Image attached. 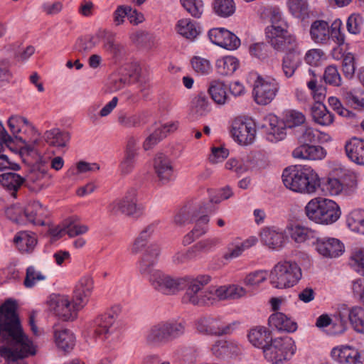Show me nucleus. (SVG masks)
<instances>
[{
	"label": "nucleus",
	"instance_id": "nucleus-6",
	"mask_svg": "<svg viewBox=\"0 0 364 364\" xmlns=\"http://www.w3.org/2000/svg\"><path fill=\"white\" fill-rule=\"evenodd\" d=\"M271 25L265 29L270 45L278 51H284L298 46L296 38L289 33L287 24L279 11L273 10L270 16Z\"/></svg>",
	"mask_w": 364,
	"mask_h": 364
},
{
	"label": "nucleus",
	"instance_id": "nucleus-48",
	"mask_svg": "<svg viewBox=\"0 0 364 364\" xmlns=\"http://www.w3.org/2000/svg\"><path fill=\"white\" fill-rule=\"evenodd\" d=\"M198 206H185L181 209L174 216V223L176 225H183L193 222L198 217Z\"/></svg>",
	"mask_w": 364,
	"mask_h": 364
},
{
	"label": "nucleus",
	"instance_id": "nucleus-55",
	"mask_svg": "<svg viewBox=\"0 0 364 364\" xmlns=\"http://www.w3.org/2000/svg\"><path fill=\"white\" fill-rule=\"evenodd\" d=\"M225 168L241 175L248 171L250 161L247 159L231 158L225 163Z\"/></svg>",
	"mask_w": 364,
	"mask_h": 364
},
{
	"label": "nucleus",
	"instance_id": "nucleus-17",
	"mask_svg": "<svg viewBox=\"0 0 364 364\" xmlns=\"http://www.w3.org/2000/svg\"><path fill=\"white\" fill-rule=\"evenodd\" d=\"M340 315L349 321L355 331L364 333V309L360 306L349 307L346 304L340 307Z\"/></svg>",
	"mask_w": 364,
	"mask_h": 364
},
{
	"label": "nucleus",
	"instance_id": "nucleus-51",
	"mask_svg": "<svg viewBox=\"0 0 364 364\" xmlns=\"http://www.w3.org/2000/svg\"><path fill=\"white\" fill-rule=\"evenodd\" d=\"M236 348V345L232 341L218 340L213 345L211 350L213 355L219 358L235 353Z\"/></svg>",
	"mask_w": 364,
	"mask_h": 364
},
{
	"label": "nucleus",
	"instance_id": "nucleus-16",
	"mask_svg": "<svg viewBox=\"0 0 364 364\" xmlns=\"http://www.w3.org/2000/svg\"><path fill=\"white\" fill-rule=\"evenodd\" d=\"M117 310L111 309L105 314L97 316L94 321V332L98 336L107 338L108 335L113 333L117 328Z\"/></svg>",
	"mask_w": 364,
	"mask_h": 364
},
{
	"label": "nucleus",
	"instance_id": "nucleus-62",
	"mask_svg": "<svg viewBox=\"0 0 364 364\" xmlns=\"http://www.w3.org/2000/svg\"><path fill=\"white\" fill-rule=\"evenodd\" d=\"M28 123V120L22 117L14 116L9 119L8 125L10 131L14 135L15 139H22V137L18 136L17 134L21 131L22 127L27 125Z\"/></svg>",
	"mask_w": 364,
	"mask_h": 364
},
{
	"label": "nucleus",
	"instance_id": "nucleus-19",
	"mask_svg": "<svg viewBox=\"0 0 364 364\" xmlns=\"http://www.w3.org/2000/svg\"><path fill=\"white\" fill-rule=\"evenodd\" d=\"M154 172L159 181L163 184L173 178V167L171 160L163 154H158L153 163Z\"/></svg>",
	"mask_w": 364,
	"mask_h": 364
},
{
	"label": "nucleus",
	"instance_id": "nucleus-21",
	"mask_svg": "<svg viewBox=\"0 0 364 364\" xmlns=\"http://www.w3.org/2000/svg\"><path fill=\"white\" fill-rule=\"evenodd\" d=\"M158 222L155 221L146 225L139 233L131 246V252L133 254H138L142 250H146L151 245L147 246L149 240L158 230ZM154 243H151L153 245Z\"/></svg>",
	"mask_w": 364,
	"mask_h": 364
},
{
	"label": "nucleus",
	"instance_id": "nucleus-46",
	"mask_svg": "<svg viewBox=\"0 0 364 364\" xmlns=\"http://www.w3.org/2000/svg\"><path fill=\"white\" fill-rule=\"evenodd\" d=\"M345 102L354 109L364 108V90L353 89L342 94Z\"/></svg>",
	"mask_w": 364,
	"mask_h": 364
},
{
	"label": "nucleus",
	"instance_id": "nucleus-60",
	"mask_svg": "<svg viewBox=\"0 0 364 364\" xmlns=\"http://www.w3.org/2000/svg\"><path fill=\"white\" fill-rule=\"evenodd\" d=\"M305 122V116L296 110L288 111L284 117V125L287 128L298 127Z\"/></svg>",
	"mask_w": 364,
	"mask_h": 364
},
{
	"label": "nucleus",
	"instance_id": "nucleus-45",
	"mask_svg": "<svg viewBox=\"0 0 364 364\" xmlns=\"http://www.w3.org/2000/svg\"><path fill=\"white\" fill-rule=\"evenodd\" d=\"M257 241L256 237H251L242 242L230 244L228 247V252L224 255L225 259H229L240 257L245 250L254 246Z\"/></svg>",
	"mask_w": 364,
	"mask_h": 364
},
{
	"label": "nucleus",
	"instance_id": "nucleus-3",
	"mask_svg": "<svg viewBox=\"0 0 364 364\" xmlns=\"http://www.w3.org/2000/svg\"><path fill=\"white\" fill-rule=\"evenodd\" d=\"M282 177L285 187L294 192L314 193L321 185L317 173L307 166H289Z\"/></svg>",
	"mask_w": 364,
	"mask_h": 364
},
{
	"label": "nucleus",
	"instance_id": "nucleus-40",
	"mask_svg": "<svg viewBox=\"0 0 364 364\" xmlns=\"http://www.w3.org/2000/svg\"><path fill=\"white\" fill-rule=\"evenodd\" d=\"M313 120L321 126H328L333 122V114L322 103H316L311 107Z\"/></svg>",
	"mask_w": 364,
	"mask_h": 364
},
{
	"label": "nucleus",
	"instance_id": "nucleus-28",
	"mask_svg": "<svg viewBox=\"0 0 364 364\" xmlns=\"http://www.w3.org/2000/svg\"><path fill=\"white\" fill-rule=\"evenodd\" d=\"M270 328L278 331L294 332L297 328L296 322L281 312L272 314L268 320Z\"/></svg>",
	"mask_w": 364,
	"mask_h": 364
},
{
	"label": "nucleus",
	"instance_id": "nucleus-9",
	"mask_svg": "<svg viewBox=\"0 0 364 364\" xmlns=\"http://www.w3.org/2000/svg\"><path fill=\"white\" fill-rule=\"evenodd\" d=\"M341 26L342 21L340 19L335 20L331 27L326 21L316 20L311 25V38L315 43L327 44L331 37L336 38L338 44H343L345 37L341 32Z\"/></svg>",
	"mask_w": 364,
	"mask_h": 364
},
{
	"label": "nucleus",
	"instance_id": "nucleus-42",
	"mask_svg": "<svg viewBox=\"0 0 364 364\" xmlns=\"http://www.w3.org/2000/svg\"><path fill=\"white\" fill-rule=\"evenodd\" d=\"M346 224L351 231L364 235V210H352L347 215Z\"/></svg>",
	"mask_w": 364,
	"mask_h": 364
},
{
	"label": "nucleus",
	"instance_id": "nucleus-41",
	"mask_svg": "<svg viewBox=\"0 0 364 364\" xmlns=\"http://www.w3.org/2000/svg\"><path fill=\"white\" fill-rule=\"evenodd\" d=\"M208 212V207L203 204L199 205L198 211V217L193 220L196 223L195 227L192 231L196 234V237H200L205 235L208 230L209 217L206 214Z\"/></svg>",
	"mask_w": 364,
	"mask_h": 364
},
{
	"label": "nucleus",
	"instance_id": "nucleus-56",
	"mask_svg": "<svg viewBox=\"0 0 364 364\" xmlns=\"http://www.w3.org/2000/svg\"><path fill=\"white\" fill-rule=\"evenodd\" d=\"M46 276L42 272L38 270L35 267L30 266L26 269L24 285L27 288L34 287L38 282L45 280Z\"/></svg>",
	"mask_w": 364,
	"mask_h": 364
},
{
	"label": "nucleus",
	"instance_id": "nucleus-44",
	"mask_svg": "<svg viewBox=\"0 0 364 364\" xmlns=\"http://www.w3.org/2000/svg\"><path fill=\"white\" fill-rule=\"evenodd\" d=\"M114 36L112 32L107 30H100L95 35V38L102 43L105 50L115 54L119 52L120 46L115 43Z\"/></svg>",
	"mask_w": 364,
	"mask_h": 364
},
{
	"label": "nucleus",
	"instance_id": "nucleus-18",
	"mask_svg": "<svg viewBox=\"0 0 364 364\" xmlns=\"http://www.w3.org/2000/svg\"><path fill=\"white\" fill-rule=\"evenodd\" d=\"M93 289V280L90 277H82L73 291V302L75 306L82 309L88 302Z\"/></svg>",
	"mask_w": 364,
	"mask_h": 364
},
{
	"label": "nucleus",
	"instance_id": "nucleus-49",
	"mask_svg": "<svg viewBox=\"0 0 364 364\" xmlns=\"http://www.w3.org/2000/svg\"><path fill=\"white\" fill-rule=\"evenodd\" d=\"M214 12L220 17L227 18L235 11V4L233 0H214L213 4Z\"/></svg>",
	"mask_w": 364,
	"mask_h": 364
},
{
	"label": "nucleus",
	"instance_id": "nucleus-8",
	"mask_svg": "<svg viewBox=\"0 0 364 364\" xmlns=\"http://www.w3.org/2000/svg\"><path fill=\"white\" fill-rule=\"evenodd\" d=\"M254 80L252 85V97L259 105L271 103L277 95L280 85L277 79L270 76H262L256 73H251Z\"/></svg>",
	"mask_w": 364,
	"mask_h": 364
},
{
	"label": "nucleus",
	"instance_id": "nucleus-22",
	"mask_svg": "<svg viewBox=\"0 0 364 364\" xmlns=\"http://www.w3.org/2000/svg\"><path fill=\"white\" fill-rule=\"evenodd\" d=\"M259 235L263 244L272 250H279L285 243V237L282 230L274 226L264 228Z\"/></svg>",
	"mask_w": 364,
	"mask_h": 364
},
{
	"label": "nucleus",
	"instance_id": "nucleus-12",
	"mask_svg": "<svg viewBox=\"0 0 364 364\" xmlns=\"http://www.w3.org/2000/svg\"><path fill=\"white\" fill-rule=\"evenodd\" d=\"M108 211L112 215L122 213L129 216L138 217L142 213L143 208L137 203L136 190L129 189L122 198H117L108 205Z\"/></svg>",
	"mask_w": 364,
	"mask_h": 364
},
{
	"label": "nucleus",
	"instance_id": "nucleus-7",
	"mask_svg": "<svg viewBox=\"0 0 364 364\" xmlns=\"http://www.w3.org/2000/svg\"><path fill=\"white\" fill-rule=\"evenodd\" d=\"M301 278V270L294 262L282 261L274 265L269 274L272 285L277 289L294 286Z\"/></svg>",
	"mask_w": 364,
	"mask_h": 364
},
{
	"label": "nucleus",
	"instance_id": "nucleus-29",
	"mask_svg": "<svg viewBox=\"0 0 364 364\" xmlns=\"http://www.w3.org/2000/svg\"><path fill=\"white\" fill-rule=\"evenodd\" d=\"M267 120L269 122V127L267 130L266 137L271 142H277L283 140L286 136V127L284 122L279 121L277 116L269 114Z\"/></svg>",
	"mask_w": 364,
	"mask_h": 364
},
{
	"label": "nucleus",
	"instance_id": "nucleus-57",
	"mask_svg": "<svg viewBox=\"0 0 364 364\" xmlns=\"http://www.w3.org/2000/svg\"><path fill=\"white\" fill-rule=\"evenodd\" d=\"M289 7L291 13L296 18H304L308 16L307 0H289Z\"/></svg>",
	"mask_w": 364,
	"mask_h": 364
},
{
	"label": "nucleus",
	"instance_id": "nucleus-34",
	"mask_svg": "<svg viewBox=\"0 0 364 364\" xmlns=\"http://www.w3.org/2000/svg\"><path fill=\"white\" fill-rule=\"evenodd\" d=\"M43 138L47 144L55 147H65L69 142L70 136L66 131H62L58 128H54L46 131Z\"/></svg>",
	"mask_w": 364,
	"mask_h": 364
},
{
	"label": "nucleus",
	"instance_id": "nucleus-27",
	"mask_svg": "<svg viewBox=\"0 0 364 364\" xmlns=\"http://www.w3.org/2000/svg\"><path fill=\"white\" fill-rule=\"evenodd\" d=\"M321 214V225H331L340 218L341 210L335 201L323 198Z\"/></svg>",
	"mask_w": 364,
	"mask_h": 364
},
{
	"label": "nucleus",
	"instance_id": "nucleus-47",
	"mask_svg": "<svg viewBox=\"0 0 364 364\" xmlns=\"http://www.w3.org/2000/svg\"><path fill=\"white\" fill-rule=\"evenodd\" d=\"M323 200V198H314L305 207V213L307 218L318 224H321V221Z\"/></svg>",
	"mask_w": 364,
	"mask_h": 364
},
{
	"label": "nucleus",
	"instance_id": "nucleus-58",
	"mask_svg": "<svg viewBox=\"0 0 364 364\" xmlns=\"http://www.w3.org/2000/svg\"><path fill=\"white\" fill-rule=\"evenodd\" d=\"M191 65L194 71L200 75H209L212 71L210 61L203 58L193 57L191 60Z\"/></svg>",
	"mask_w": 364,
	"mask_h": 364
},
{
	"label": "nucleus",
	"instance_id": "nucleus-39",
	"mask_svg": "<svg viewBox=\"0 0 364 364\" xmlns=\"http://www.w3.org/2000/svg\"><path fill=\"white\" fill-rule=\"evenodd\" d=\"M24 182L25 178L14 172H6L0 175V183L10 191L13 196H16V191Z\"/></svg>",
	"mask_w": 364,
	"mask_h": 364
},
{
	"label": "nucleus",
	"instance_id": "nucleus-63",
	"mask_svg": "<svg viewBox=\"0 0 364 364\" xmlns=\"http://www.w3.org/2000/svg\"><path fill=\"white\" fill-rule=\"evenodd\" d=\"M7 217L12 221L19 225H26L25 208L13 205L6 210Z\"/></svg>",
	"mask_w": 364,
	"mask_h": 364
},
{
	"label": "nucleus",
	"instance_id": "nucleus-1",
	"mask_svg": "<svg viewBox=\"0 0 364 364\" xmlns=\"http://www.w3.org/2000/svg\"><path fill=\"white\" fill-rule=\"evenodd\" d=\"M0 338L9 347L0 346V356L8 362L36 353V346L23 332L16 314V303L9 299L0 306Z\"/></svg>",
	"mask_w": 364,
	"mask_h": 364
},
{
	"label": "nucleus",
	"instance_id": "nucleus-30",
	"mask_svg": "<svg viewBox=\"0 0 364 364\" xmlns=\"http://www.w3.org/2000/svg\"><path fill=\"white\" fill-rule=\"evenodd\" d=\"M178 128L177 122H170L161 125L151 134L144 142V149L147 151L157 144L162 139L166 136L168 132H173Z\"/></svg>",
	"mask_w": 364,
	"mask_h": 364
},
{
	"label": "nucleus",
	"instance_id": "nucleus-52",
	"mask_svg": "<svg viewBox=\"0 0 364 364\" xmlns=\"http://www.w3.org/2000/svg\"><path fill=\"white\" fill-rule=\"evenodd\" d=\"M238 65L237 59L233 56H225L217 62L219 72L225 75H232L237 69Z\"/></svg>",
	"mask_w": 364,
	"mask_h": 364
},
{
	"label": "nucleus",
	"instance_id": "nucleus-20",
	"mask_svg": "<svg viewBox=\"0 0 364 364\" xmlns=\"http://www.w3.org/2000/svg\"><path fill=\"white\" fill-rule=\"evenodd\" d=\"M49 211L39 201H31L25 207L26 225H44Z\"/></svg>",
	"mask_w": 364,
	"mask_h": 364
},
{
	"label": "nucleus",
	"instance_id": "nucleus-13",
	"mask_svg": "<svg viewBox=\"0 0 364 364\" xmlns=\"http://www.w3.org/2000/svg\"><path fill=\"white\" fill-rule=\"evenodd\" d=\"M311 244L316 252L326 259L338 257L343 255L345 250L343 242L335 237L316 236Z\"/></svg>",
	"mask_w": 364,
	"mask_h": 364
},
{
	"label": "nucleus",
	"instance_id": "nucleus-14",
	"mask_svg": "<svg viewBox=\"0 0 364 364\" xmlns=\"http://www.w3.org/2000/svg\"><path fill=\"white\" fill-rule=\"evenodd\" d=\"M49 308L63 321H73L77 317V312L81 309L71 303L68 296L54 295L48 301Z\"/></svg>",
	"mask_w": 364,
	"mask_h": 364
},
{
	"label": "nucleus",
	"instance_id": "nucleus-54",
	"mask_svg": "<svg viewBox=\"0 0 364 364\" xmlns=\"http://www.w3.org/2000/svg\"><path fill=\"white\" fill-rule=\"evenodd\" d=\"M183 7L194 18H199L204 10L202 0H180Z\"/></svg>",
	"mask_w": 364,
	"mask_h": 364
},
{
	"label": "nucleus",
	"instance_id": "nucleus-43",
	"mask_svg": "<svg viewBox=\"0 0 364 364\" xmlns=\"http://www.w3.org/2000/svg\"><path fill=\"white\" fill-rule=\"evenodd\" d=\"M208 92L215 103L218 105L226 103L228 100L227 87L222 81H212L208 87Z\"/></svg>",
	"mask_w": 364,
	"mask_h": 364
},
{
	"label": "nucleus",
	"instance_id": "nucleus-4",
	"mask_svg": "<svg viewBox=\"0 0 364 364\" xmlns=\"http://www.w3.org/2000/svg\"><path fill=\"white\" fill-rule=\"evenodd\" d=\"M186 323L176 319L160 321L151 326L144 339L148 346L158 348L175 341L185 334Z\"/></svg>",
	"mask_w": 364,
	"mask_h": 364
},
{
	"label": "nucleus",
	"instance_id": "nucleus-37",
	"mask_svg": "<svg viewBox=\"0 0 364 364\" xmlns=\"http://www.w3.org/2000/svg\"><path fill=\"white\" fill-rule=\"evenodd\" d=\"M247 337L252 346L262 350L272 338L270 331L262 326H257L250 329Z\"/></svg>",
	"mask_w": 364,
	"mask_h": 364
},
{
	"label": "nucleus",
	"instance_id": "nucleus-36",
	"mask_svg": "<svg viewBox=\"0 0 364 364\" xmlns=\"http://www.w3.org/2000/svg\"><path fill=\"white\" fill-rule=\"evenodd\" d=\"M54 340L57 347L65 352L72 350L75 344L73 333L65 328L55 330Z\"/></svg>",
	"mask_w": 364,
	"mask_h": 364
},
{
	"label": "nucleus",
	"instance_id": "nucleus-38",
	"mask_svg": "<svg viewBox=\"0 0 364 364\" xmlns=\"http://www.w3.org/2000/svg\"><path fill=\"white\" fill-rule=\"evenodd\" d=\"M14 242L20 252H28L36 246L37 240L34 233L21 231L14 237Z\"/></svg>",
	"mask_w": 364,
	"mask_h": 364
},
{
	"label": "nucleus",
	"instance_id": "nucleus-53",
	"mask_svg": "<svg viewBox=\"0 0 364 364\" xmlns=\"http://www.w3.org/2000/svg\"><path fill=\"white\" fill-rule=\"evenodd\" d=\"M66 234L70 237L83 235L88 231V227L80 224L77 218H70L65 221Z\"/></svg>",
	"mask_w": 364,
	"mask_h": 364
},
{
	"label": "nucleus",
	"instance_id": "nucleus-10",
	"mask_svg": "<svg viewBox=\"0 0 364 364\" xmlns=\"http://www.w3.org/2000/svg\"><path fill=\"white\" fill-rule=\"evenodd\" d=\"M295 351L294 341L289 336L271 338L263 349L265 358L274 364L289 359Z\"/></svg>",
	"mask_w": 364,
	"mask_h": 364
},
{
	"label": "nucleus",
	"instance_id": "nucleus-25",
	"mask_svg": "<svg viewBox=\"0 0 364 364\" xmlns=\"http://www.w3.org/2000/svg\"><path fill=\"white\" fill-rule=\"evenodd\" d=\"M348 158L355 164L364 166V139L353 137L345 145Z\"/></svg>",
	"mask_w": 364,
	"mask_h": 364
},
{
	"label": "nucleus",
	"instance_id": "nucleus-61",
	"mask_svg": "<svg viewBox=\"0 0 364 364\" xmlns=\"http://www.w3.org/2000/svg\"><path fill=\"white\" fill-rule=\"evenodd\" d=\"M364 21L359 14H352L347 19V31L353 35L360 33Z\"/></svg>",
	"mask_w": 364,
	"mask_h": 364
},
{
	"label": "nucleus",
	"instance_id": "nucleus-64",
	"mask_svg": "<svg viewBox=\"0 0 364 364\" xmlns=\"http://www.w3.org/2000/svg\"><path fill=\"white\" fill-rule=\"evenodd\" d=\"M350 265L355 271L364 276V249L355 251L352 254Z\"/></svg>",
	"mask_w": 364,
	"mask_h": 364
},
{
	"label": "nucleus",
	"instance_id": "nucleus-11",
	"mask_svg": "<svg viewBox=\"0 0 364 364\" xmlns=\"http://www.w3.org/2000/svg\"><path fill=\"white\" fill-rule=\"evenodd\" d=\"M237 324L235 321L228 322L220 316H204L196 321V328L205 335L222 336L232 333Z\"/></svg>",
	"mask_w": 364,
	"mask_h": 364
},
{
	"label": "nucleus",
	"instance_id": "nucleus-50",
	"mask_svg": "<svg viewBox=\"0 0 364 364\" xmlns=\"http://www.w3.org/2000/svg\"><path fill=\"white\" fill-rule=\"evenodd\" d=\"M268 277L265 270H256L248 273L243 279V284L249 288L256 289L264 282Z\"/></svg>",
	"mask_w": 364,
	"mask_h": 364
},
{
	"label": "nucleus",
	"instance_id": "nucleus-31",
	"mask_svg": "<svg viewBox=\"0 0 364 364\" xmlns=\"http://www.w3.org/2000/svg\"><path fill=\"white\" fill-rule=\"evenodd\" d=\"M50 176L45 168L32 170L27 176L25 182L30 190L38 192L46 187V179Z\"/></svg>",
	"mask_w": 364,
	"mask_h": 364
},
{
	"label": "nucleus",
	"instance_id": "nucleus-15",
	"mask_svg": "<svg viewBox=\"0 0 364 364\" xmlns=\"http://www.w3.org/2000/svg\"><path fill=\"white\" fill-rule=\"evenodd\" d=\"M231 133L234 139L240 144H251L256 135L255 124L250 119L237 118L232 122Z\"/></svg>",
	"mask_w": 364,
	"mask_h": 364
},
{
	"label": "nucleus",
	"instance_id": "nucleus-35",
	"mask_svg": "<svg viewBox=\"0 0 364 364\" xmlns=\"http://www.w3.org/2000/svg\"><path fill=\"white\" fill-rule=\"evenodd\" d=\"M177 32L183 37L193 41L200 33L198 23L190 18H182L176 24Z\"/></svg>",
	"mask_w": 364,
	"mask_h": 364
},
{
	"label": "nucleus",
	"instance_id": "nucleus-32",
	"mask_svg": "<svg viewBox=\"0 0 364 364\" xmlns=\"http://www.w3.org/2000/svg\"><path fill=\"white\" fill-rule=\"evenodd\" d=\"M332 358L341 363H353L357 361L360 353L357 349L349 346L336 347L331 350Z\"/></svg>",
	"mask_w": 364,
	"mask_h": 364
},
{
	"label": "nucleus",
	"instance_id": "nucleus-26",
	"mask_svg": "<svg viewBox=\"0 0 364 364\" xmlns=\"http://www.w3.org/2000/svg\"><path fill=\"white\" fill-rule=\"evenodd\" d=\"M292 155L296 159L321 160L326 156V151L320 146L302 144L296 148Z\"/></svg>",
	"mask_w": 364,
	"mask_h": 364
},
{
	"label": "nucleus",
	"instance_id": "nucleus-33",
	"mask_svg": "<svg viewBox=\"0 0 364 364\" xmlns=\"http://www.w3.org/2000/svg\"><path fill=\"white\" fill-rule=\"evenodd\" d=\"M287 233L296 243H303L307 240L314 241L316 239V232L299 225H290L287 228Z\"/></svg>",
	"mask_w": 364,
	"mask_h": 364
},
{
	"label": "nucleus",
	"instance_id": "nucleus-24",
	"mask_svg": "<svg viewBox=\"0 0 364 364\" xmlns=\"http://www.w3.org/2000/svg\"><path fill=\"white\" fill-rule=\"evenodd\" d=\"M282 60V69L284 75L289 78L301 63V51L298 46L287 50Z\"/></svg>",
	"mask_w": 364,
	"mask_h": 364
},
{
	"label": "nucleus",
	"instance_id": "nucleus-23",
	"mask_svg": "<svg viewBox=\"0 0 364 364\" xmlns=\"http://www.w3.org/2000/svg\"><path fill=\"white\" fill-rule=\"evenodd\" d=\"M138 156V149L134 144V141H129L124 153V156L119 165V170L122 175H128L134 170Z\"/></svg>",
	"mask_w": 364,
	"mask_h": 364
},
{
	"label": "nucleus",
	"instance_id": "nucleus-5",
	"mask_svg": "<svg viewBox=\"0 0 364 364\" xmlns=\"http://www.w3.org/2000/svg\"><path fill=\"white\" fill-rule=\"evenodd\" d=\"M183 289L186 288L182 299L183 303L194 306H203L213 303L211 287L205 289V287L210 282L209 275H187L183 277Z\"/></svg>",
	"mask_w": 364,
	"mask_h": 364
},
{
	"label": "nucleus",
	"instance_id": "nucleus-59",
	"mask_svg": "<svg viewBox=\"0 0 364 364\" xmlns=\"http://www.w3.org/2000/svg\"><path fill=\"white\" fill-rule=\"evenodd\" d=\"M195 112L198 116H205L210 111V105L204 93H200L193 100Z\"/></svg>",
	"mask_w": 364,
	"mask_h": 364
},
{
	"label": "nucleus",
	"instance_id": "nucleus-2",
	"mask_svg": "<svg viewBox=\"0 0 364 364\" xmlns=\"http://www.w3.org/2000/svg\"><path fill=\"white\" fill-rule=\"evenodd\" d=\"M160 252L159 245H151L141 256L138 266L139 272L158 292L164 295L176 294L183 289V277H173L154 269Z\"/></svg>",
	"mask_w": 364,
	"mask_h": 364
}]
</instances>
